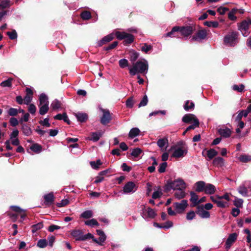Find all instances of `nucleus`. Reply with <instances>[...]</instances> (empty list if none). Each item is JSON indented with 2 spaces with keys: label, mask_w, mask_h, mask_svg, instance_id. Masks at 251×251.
Segmentation results:
<instances>
[{
  "label": "nucleus",
  "mask_w": 251,
  "mask_h": 251,
  "mask_svg": "<svg viewBox=\"0 0 251 251\" xmlns=\"http://www.w3.org/2000/svg\"><path fill=\"white\" fill-rule=\"evenodd\" d=\"M149 68L148 61L146 60L138 61L133 63V67L129 69V73L131 75H135L137 74L145 75L147 73Z\"/></svg>",
  "instance_id": "obj_1"
},
{
  "label": "nucleus",
  "mask_w": 251,
  "mask_h": 251,
  "mask_svg": "<svg viewBox=\"0 0 251 251\" xmlns=\"http://www.w3.org/2000/svg\"><path fill=\"white\" fill-rule=\"evenodd\" d=\"M185 188L186 184L181 179H177L174 181L168 179L164 187V191L165 193H168L171 189L181 190L185 189Z\"/></svg>",
  "instance_id": "obj_2"
},
{
  "label": "nucleus",
  "mask_w": 251,
  "mask_h": 251,
  "mask_svg": "<svg viewBox=\"0 0 251 251\" xmlns=\"http://www.w3.org/2000/svg\"><path fill=\"white\" fill-rule=\"evenodd\" d=\"M239 33L236 31H232L226 35L224 39L225 45L229 47H234L238 42Z\"/></svg>",
  "instance_id": "obj_3"
},
{
  "label": "nucleus",
  "mask_w": 251,
  "mask_h": 251,
  "mask_svg": "<svg viewBox=\"0 0 251 251\" xmlns=\"http://www.w3.org/2000/svg\"><path fill=\"white\" fill-rule=\"evenodd\" d=\"M196 25H191L187 26H179V33L184 37H188L191 35L196 30Z\"/></svg>",
  "instance_id": "obj_4"
},
{
  "label": "nucleus",
  "mask_w": 251,
  "mask_h": 251,
  "mask_svg": "<svg viewBox=\"0 0 251 251\" xmlns=\"http://www.w3.org/2000/svg\"><path fill=\"white\" fill-rule=\"evenodd\" d=\"M101 111L103 113L102 116L100 118V122L104 126L109 124L112 120V117L110 111L108 109H102Z\"/></svg>",
  "instance_id": "obj_5"
},
{
  "label": "nucleus",
  "mask_w": 251,
  "mask_h": 251,
  "mask_svg": "<svg viewBox=\"0 0 251 251\" xmlns=\"http://www.w3.org/2000/svg\"><path fill=\"white\" fill-rule=\"evenodd\" d=\"M207 35V31L205 29L199 30L197 33L192 36L191 41H201L205 39Z\"/></svg>",
  "instance_id": "obj_6"
},
{
  "label": "nucleus",
  "mask_w": 251,
  "mask_h": 251,
  "mask_svg": "<svg viewBox=\"0 0 251 251\" xmlns=\"http://www.w3.org/2000/svg\"><path fill=\"white\" fill-rule=\"evenodd\" d=\"M238 234L236 233L230 234L225 243V248L227 251L237 240Z\"/></svg>",
  "instance_id": "obj_7"
},
{
  "label": "nucleus",
  "mask_w": 251,
  "mask_h": 251,
  "mask_svg": "<svg viewBox=\"0 0 251 251\" xmlns=\"http://www.w3.org/2000/svg\"><path fill=\"white\" fill-rule=\"evenodd\" d=\"M196 213L200 216L201 218H209L210 216L209 212L204 209V207L202 205H198L197 206Z\"/></svg>",
  "instance_id": "obj_8"
},
{
  "label": "nucleus",
  "mask_w": 251,
  "mask_h": 251,
  "mask_svg": "<svg viewBox=\"0 0 251 251\" xmlns=\"http://www.w3.org/2000/svg\"><path fill=\"white\" fill-rule=\"evenodd\" d=\"M137 189L135 183L133 181H129L127 182L123 187V191L125 193H130L132 192L135 191Z\"/></svg>",
  "instance_id": "obj_9"
},
{
  "label": "nucleus",
  "mask_w": 251,
  "mask_h": 251,
  "mask_svg": "<svg viewBox=\"0 0 251 251\" xmlns=\"http://www.w3.org/2000/svg\"><path fill=\"white\" fill-rule=\"evenodd\" d=\"M174 206L176 210L178 213L182 212L188 206L187 201L183 200L181 201L180 203L175 202L174 203Z\"/></svg>",
  "instance_id": "obj_10"
},
{
  "label": "nucleus",
  "mask_w": 251,
  "mask_h": 251,
  "mask_svg": "<svg viewBox=\"0 0 251 251\" xmlns=\"http://www.w3.org/2000/svg\"><path fill=\"white\" fill-rule=\"evenodd\" d=\"M142 215V217L144 218H154L156 215L155 211L151 208L148 207L147 209H146L144 207L142 210V213H141Z\"/></svg>",
  "instance_id": "obj_11"
},
{
  "label": "nucleus",
  "mask_w": 251,
  "mask_h": 251,
  "mask_svg": "<svg viewBox=\"0 0 251 251\" xmlns=\"http://www.w3.org/2000/svg\"><path fill=\"white\" fill-rule=\"evenodd\" d=\"M44 199L45 200L44 203L46 205L50 206L53 203L55 197L52 192H50L49 194L45 195L44 196Z\"/></svg>",
  "instance_id": "obj_12"
},
{
  "label": "nucleus",
  "mask_w": 251,
  "mask_h": 251,
  "mask_svg": "<svg viewBox=\"0 0 251 251\" xmlns=\"http://www.w3.org/2000/svg\"><path fill=\"white\" fill-rule=\"evenodd\" d=\"M114 38V34L113 33L109 34L104 37H103L98 43V45L99 47H101L110 41Z\"/></svg>",
  "instance_id": "obj_13"
},
{
  "label": "nucleus",
  "mask_w": 251,
  "mask_h": 251,
  "mask_svg": "<svg viewBox=\"0 0 251 251\" xmlns=\"http://www.w3.org/2000/svg\"><path fill=\"white\" fill-rule=\"evenodd\" d=\"M218 133L224 138L229 137L231 134V130L227 127L220 128L218 129Z\"/></svg>",
  "instance_id": "obj_14"
},
{
  "label": "nucleus",
  "mask_w": 251,
  "mask_h": 251,
  "mask_svg": "<svg viewBox=\"0 0 251 251\" xmlns=\"http://www.w3.org/2000/svg\"><path fill=\"white\" fill-rule=\"evenodd\" d=\"M196 119H198V118L195 115L192 114H186L183 117L182 121L184 123L190 124L192 122L194 123Z\"/></svg>",
  "instance_id": "obj_15"
},
{
  "label": "nucleus",
  "mask_w": 251,
  "mask_h": 251,
  "mask_svg": "<svg viewBox=\"0 0 251 251\" xmlns=\"http://www.w3.org/2000/svg\"><path fill=\"white\" fill-rule=\"evenodd\" d=\"M89 239H92L93 240V241L95 243H97V244H99V245H100V246L102 245V244H101L100 242H99L98 240L96 239L94 237V235L90 233H87V234H86L85 235H83V233L81 234V236L80 237L79 241H85V240H88Z\"/></svg>",
  "instance_id": "obj_16"
},
{
  "label": "nucleus",
  "mask_w": 251,
  "mask_h": 251,
  "mask_svg": "<svg viewBox=\"0 0 251 251\" xmlns=\"http://www.w3.org/2000/svg\"><path fill=\"white\" fill-rule=\"evenodd\" d=\"M216 188L215 186L211 183H206L204 192L207 195H212L215 193Z\"/></svg>",
  "instance_id": "obj_17"
},
{
  "label": "nucleus",
  "mask_w": 251,
  "mask_h": 251,
  "mask_svg": "<svg viewBox=\"0 0 251 251\" xmlns=\"http://www.w3.org/2000/svg\"><path fill=\"white\" fill-rule=\"evenodd\" d=\"M187 152L186 150H183L181 148H178L175 150L172 156L176 158L182 157L184 156Z\"/></svg>",
  "instance_id": "obj_18"
},
{
  "label": "nucleus",
  "mask_w": 251,
  "mask_h": 251,
  "mask_svg": "<svg viewBox=\"0 0 251 251\" xmlns=\"http://www.w3.org/2000/svg\"><path fill=\"white\" fill-rule=\"evenodd\" d=\"M75 115L77 121L80 123H85L88 119V115L85 113L77 112Z\"/></svg>",
  "instance_id": "obj_19"
},
{
  "label": "nucleus",
  "mask_w": 251,
  "mask_h": 251,
  "mask_svg": "<svg viewBox=\"0 0 251 251\" xmlns=\"http://www.w3.org/2000/svg\"><path fill=\"white\" fill-rule=\"evenodd\" d=\"M179 26H174L171 31L168 32L165 36L170 37H176L178 36Z\"/></svg>",
  "instance_id": "obj_20"
},
{
  "label": "nucleus",
  "mask_w": 251,
  "mask_h": 251,
  "mask_svg": "<svg viewBox=\"0 0 251 251\" xmlns=\"http://www.w3.org/2000/svg\"><path fill=\"white\" fill-rule=\"evenodd\" d=\"M102 134L100 132H91L90 136L87 137V139L93 141V142L98 141L101 137Z\"/></svg>",
  "instance_id": "obj_21"
},
{
  "label": "nucleus",
  "mask_w": 251,
  "mask_h": 251,
  "mask_svg": "<svg viewBox=\"0 0 251 251\" xmlns=\"http://www.w3.org/2000/svg\"><path fill=\"white\" fill-rule=\"evenodd\" d=\"M225 160L224 158L221 157H215L212 162V164L214 166L217 167H222L224 166Z\"/></svg>",
  "instance_id": "obj_22"
},
{
  "label": "nucleus",
  "mask_w": 251,
  "mask_h": 251,
  "mask_svg": "<svg viewBox=\"0 0 251 251\" xmlns=\"http://www.w3.org/2000/svg\"><path fill=\"white\" fill-rule=\"evenodd\" d=\"M206 183L203 181H197L195 185L196 186L195 191L197 192H204Z\"/></svg>",
  "instance_id": "obj_23"
},
{
  "label": "nucleus",
  "mask_w": 251,
  "mask_h": 251,
  "mask_svg": "<svg viewBox=\"0 0 251 251\" xmlns=\"http://www.w3.org/2000/svg\"><path fill=\"white\" fill-rule=\"evenodd\" d=\"M126 36V37L124 39L123 42L124 45L128 46L134 42L135 38L132 34L127 33Z\"/></svg>",
  "instance_id": "obj_24"
},
{
  "label": "nucleus",
  "mask_w": 251,
  "mask_h": 251,
  "mask_svg": "<svg viewBox=\"0 0 251 251\" xmlns=\"http://www.w3.org/2000/svg\"><path fill=\"white\" fill-rule=\"evenodd\" d=\"M22 130L24 135L30 136L32 134V130L26 124H22Z\"/></svg>",
  "instance_id": "obj_25"
},
{
  "label": "nucleus",
  "mask_w": 251,
  "mask_h": 251,
  "mask_svg": "<svg viewBox=\"0 0 251 251\" xmlns=\"http://www.w3.org/2000/svg\"><path fill=\"white\" fill-rule=\"evenodd\" d=\"M49 101L48 100V96L44 93H42L39 97V105L40 106L44 104L49 105Z\"/></svg>",
  "instance_id": "obj_26"
},
{
  "label": "nucleus",
  "mask_w": 251,
  "mask_h": 251,
  "mask_svg": "<svg viewBox=\"0 0 251 251\" xmlns=\"http://www.w3.org/2000/svg\"><path fill=\"white\" fill-rule=\"evenodd\" d=\"M191 198L190 199V201L192 202V206H197L198 204H196L197 202H198V196L195 192L191 191L190 192Z\"/></svg>",
  "instance_id": "obj_27"
},
{
  "label": "nucleus",
  "mask_w": 251,
  "mask_h": 251,
  "mask_svg": "<svg viewBox=\"0 0 251 251\" xmlns=\"http://www.w3.org/2000/svg\"><path fill=\"white\" fill-rule=\"evenodd\" d=\"M82 233L83 232L82 230L79 229H75L71 231V235L75 239L76 241H79Z\"/></svg>",
  "instance_id": "obj_28"
},
{
  "label": "nucleus",
  "mask_w": 251,
  "mask_h": 251,
  "mask_svg": "<svg viewBox=\"0 0 251 251\" xmlns=\"http://www.w3.org/2000/svg\"><path fill=\"white\" fill-rule=\"evenodd\" d=\"M218 154V152L213 149H210L206 151V156L208 158L207 160L213 159Z\"/></svg>",
  "instance_id": "obj_29"
},
{
  "label": "nucleus",
  "mask_w": 251,
  "mask_h": 251,
  "mask_svg": "<svg viewBox=\"0 0 251 251\" xmlns=\"http://www.w3.org/2000/svg\"><path fill=\"white\" fill-rule=\"evenodd\" d=\"M130 56V60L134 63V62L137 59L139 56V53L135 51L134 50H130L129 52Z\"/></svg>",
  "instance_id": "obj_30"
},
{
  "label": "nucleus",
  "mask_w": 251,
  "mask_h": 251,
  "mask_svg": "<svg viewBox=\"0 0 251 251\" xmlns=\"http://www.w3.org/2000/svg\"><path fill=\"white\" fill-rule=\"evenodd\" d=\"M30 149L35 153H38L42 151V147L38 143H34L30 146Z\"/></svg>",
  "instance_id": "obj_31"
},
{
  "label": "nucleus",
  "mask_w": 251,
  "mask_h": 251,
  "mask_svg": "<svg viewBox=\"0 0 251 251\" xmlns=\"http://www.w3.org/2000/svg\"><path fill=\"white\" fill-rule=\"evenodd\" d=\"M183 107L185 111H189L194 109L195 104L193 102H190L189 100H187L185 102Z\"/></svg>",
  "instance_id": "obj_32"
},
{
  "label": "nucleus",
  "mask_w": 251,
  "mask_h": 251,
  "mask_svg": "<svg viewBox=\"0 0 251 251\" xmlns=\"http://www.w3.org/2000/svg\"><path fill=\"white\" fill-rule=\"evenodd\" d=\"M96 232L97 234L100 236V238L98 241H99V242L102 244L101 243H103L106 240V236L105 233L102 230L100 229H97L96 230Z\"/></svg>",
  "instance_id": "obj_33"
},
{
  "label": "nucleus",
  "mask_w": 251,
  "mask_h": 251,
  "mask_svg": "<svg viewBox=\"0 0 251 251\" xmlns=\"http://www.w3.org/2000/svg\"><path fill=\"white\" fill-rule=\"evenodd\" d=\"M140 131L139 128L137 127H134L130 129L128 136L131 138H133L139 135Z\"/></svg>",
  "instance_id": "obj_34"
},
{
  "label": "nucleus",
  "mask_w": 251,
  "mask_h": 251,
  "mask_svg": "<svg viewBox=\"0 0 251 251\" xmlns=\"http://www.w3.org/2000/svg\"><path fill=\"white\" fill-rule=\"evenodd\" d=\"M238 192L244 197L248 196V190L245 185H241L238 188Z\"/></svg>",
  "instance_id": "obj_35"
},
{
  "label": "nucleus",
  "mask_w": 251,
  "mask_h": 251,
  "mask_svg": "<svg viewBox=\"0 0 251 251\" xmlns=\"http://www.w3.org/2000/svg\"><path fill=\"white\" fill-rule=\"evenodd\" d=\"M39 113L41 115H44L46 114L49 109V105L47 104L41 105L40 106L39 105Z\"/></svg>",
  "instance_id": "obj_36"
},
{
  "label": "nucleus",
  "mask_w": 251,
  "mask_h": 251,
  "mask_svg": "<svg viewBox=\"0 0 251 251\" xmlns=\"http://www.w3.org/2000/svg\"><path fill=\"white\" fill-rule=\"evenodd\" d=\"M168 143V138L166 137L159 139L157 141V145L160 148H163L165 146V145L166 144H167Z\"/></svg>",
  "instance_id": "obj_37"
},
{
  "label": "nucleus",
  "mask_w": 251,
  "mask_h": 251,
  "mask_svg": "<svg viewBox=\"0 0 251 251\" xmlns=\"http://www.w3.org/2000/svg\"><path fill=\"white\" fill-rule=\"evenodd\" d=\"M102 163L100 159H98L96 162L91 161L90 164L91 167L95 170H98L100 168V166L102 165Z\"/></svg>",
  "instance_id": "obj_38"
},
{
  "label": "nucleus",
  "mask_w": 251,
  "mask_h": 251,
  "mask_svg": "<svg viewBox=\"0 0 251 251\" xmlns=\"http://www.w3.org/2000/svg\"><path fill=\"white\" fill-rule=\"evenodd\" d=\"M249 24L246 20L242 21L238 25V29L242 31V30H247L249 29Z\"/></svg>",
  "instance_id": "obj_39"
},
{
  "label": "nucleus",
  "mask_w": 251,
  "mask_h": 251,
  "mask_svg": "<svg viewBox=\"0 0 251 251\" xmlns=\"http://www.w3.org/2000/svg\"><path fill=\"white\" fill-rule=\"evenodd\" d=\"M85 224L87 226L94 227V226H99V224L95 219H92L87 220L85 222Z\"/></svg>",
  "instance_id": "obj_40"
},
{
  "label": "nucleus",
  "mask_w": 251,
  "mask_h": 251,
  "mask_svg": "<svg viewBox=\"0 0 251 251\" xmlns=\"http://www.w3.org/2000/svg\"><path fill=\"white\" fill-rule=\"evenodd\" d=\"M81 18L84 20H88L92 17L91 13L88 11H84L80 14Z\"/></svg>",
  "instance_id": "obj_41"
},
{
  "label": "nucleus",
  "mask_w": 251,
  "mask_h": 251,
  "mask_svg": "<svg viewBox=\"0 0 251 251\" xmlns=\"http://www.w3.org/2000/svg\"><path fill=\"white\" fill-rule=\"evenodd\" d=\"M43 227V222H40L37 224L33 225L31 226V231L32 233H35L38 230L41 229Z\"/></svg>",
  "instance_id": "obj_42"
},
{
  "label": "nucleus",
  "mask_w": 251,
  "mask_h": 251,
  "mask_svg": "<svg viewBox=\"0 0 251 251\" xmlns=\"http://www.w3.org/2000/svg\"><path fill=\"white\" fill-rule=\"evenodd\" d=\"M118 44V41H114L111 44H109L108 46L104 47L103 50H104L109 51L115 49L117 46Z\"/></svg>",
  "instance_id": "obj_43"
},
{
  "label": "nucleus",
  "mask_w": 251,
  "mask_h": 251,
  "mask_svg": "<svg viewBox=\"0 0 251 251\" xmlns=\"http://www.w3.org/2000/svg\"><path fill=\"white\" fill-rule=\"evenodd\" d=\"M50 106H51L52 109L53 110H56L61 107V103L60 101L55 99L52 102Z\"/></svg>",
  "instance_id": "obj_44"
},
{
  "label": "nucleus",
  "mask_w": 251,
  "mask_h": 251,
  "mask_svg": "<svg viewBox=\"0 0 251 251\" xmlns=\"http://www.w3.org/2000/svg\"><path fill=\"white\" fill-rule=\"evenodd\" d=\"M152 50V46L151 45H149L147 43H145L141 47V50L145 53H148L149 51Z\"/></svg>",
  "instance_id": "obj_45"
},
{
  "label": "nucleus",
  "mask_w": 251,
  "mask_h": 251,
  "mask_svg": "<svg viewBox=\"0 0 251 251\" xmlns=\"http://www.w3.org/2000/svg\"><path fill=\"white\" fill-rule=\"evenodd\" d=\"M186 193L183 190H178L175 192V197L178 199H181L185 197Z\"/></svg>",
  "instance_id": "obj_46"
},
{
  "label": "nucleus",
  "mask_w": 251,
  "mask_h": 251,
  "mask_svg": "<svg viewBox=\"0 0 251 251\" xmlns=\"http://www.w3.org/2000/svg\"><path fill=\"white\" fill-rule=\"evenodd\" d=\"M239 160L242 162L247 163L251 160V156L243 154L239 157Z\"/></svg>",
  "instance_id": "obj_47"
},
{
  "label": "nucleus",
  "mask_w": 251,
  "mask_h": 251,
  "mask_svg": "<svg viewBox=\"0 0 251 251\" xmlns=\"http://www.w3.org/2000/svg\"><path fill=\"white\" fill-rule=\"evenodd\" d=\"M48 245V242L46 239H40L37 244V247L40 248H45Z\"/></svg>",
  "instance_id": "obj_48"
},
{
  "label": "nucleus",
  "mask_w": 251,
  "mask_h": 251,
  "mask_svg": "<svg viewBox=\"0 0 251 251\" xmlns=\"http://www.w3.org/2000/svg\"><path fill=\"white\" fill-rule=\"evenodd\" d=\"M204 25L208 27L216 28L218 26L219 24L217 21H205L203 23Z\"/></svg>",
  "instance_id": "obj_49"
},
{
  "label": "nucleus",
  "mask_w": 251,
  "mask_h": 251,
  "mask_svg": "<svg viewBox=\"0 0 251 251\" xmlns=\"http://www.w3.org/2000/svg\"><path fill=\"white\" fill-rule=\"evenodd\" d=\"M80 217L85 219H89L93 217V212L91 210H86L81 213Z\"/></svg>",
  "instance_id": "obj_50"
},
{
  "label": "nucleus",
  "mask_w": 251,
  "mask_h": 251,
  "mask_svg": "<svg viewBox=\"0 0 251 251\" xmlns=\"http://www.w3.org/2000/svg\"><path fill=\"white\" fill-rule=\"evenodd\" d=\"M13 80V78H9L6 80H4L2 81L0 83V86L3 87H11L12 86V80Z\"/></svg>",
  "instance_id": "obj_51"
},
{
  "label": "nucleus",
  "mask_w": 251,
  "mask_h": 251,
  "mask_svg": "<svg viewBox=\"0 0 251 251\" xmlns=\"http://www.w3.org/2000/svg\"><path fill=\"white\" fill-rule=\"evenodd\" d=\"M127 33L125 32L117 31L115 33V36L116 38L119 40H124V39L126 37V35Z\"/></svg>",
  "instance_id": "obj_52"
},
{
  "label": "nucleus",
  "mask_w": 251,
  "mask_h": 251,
  "mask_svg": "<svg viewBox=\"0 0 251 251\" xmlns=\"http://www.w3.org/2000/svg\"><path fill=\"white\" fill-rule=\"evenodd\" d=\"M119 66L121 68H125L129 65L128 61L126 59H122L119 61Z\"/></svg>",
  "instance_id": "obj_53"
},
{
  "label": "nucleus",
  "mask_w": 251,
  "mask_h": 251,
  "mask_svg": "<svg viewBox=\"0 0 251 251\" xmlns=\"http://www.w3.org/2000/svg\"><path fill=\"white\" fill-rule=\"evenodd\" d=\"M142 152V150L141 149L136 148L133 150L131 155L135 157H138Z\"/></svg>",
  "instance_id": "obj_54"
},
{
  "label": "nucleus",
  "mask_w": 251,
  "mask_h": 251,
  "mask_svg": "<svg viewBox=\"0 0 251 251\" xmlns=\"http://www.w3.org/2000/svg\"><path fill=\"white\" fill-rule=\"evenodd\" d=\"M10 0H3L1 1L0 3V8H1L2 9L8 8L10 5Z\"/></svg>",
  "instance_id": "obj_55"
},
{
  "label": "nucleus",
  "mask_w": 251,
  "mask_h": 251,
  "mask_svg": "<svg viewBox=\"0 0 251 251\" xmlns=\"http://www.w3.org/2000/svg\"><path fill=\"white\" fill-rule=\"evenodd\" d=\"M6 34L11 40H15L17 38V33L14 29L12 30L11 32H7Z\"/></svg>",
  "instance_id": "obj_56"
},
{
  "label": "nucleus",
  "mask_w": 251,
  "mask_h": 251,
  "mask_svg": "<svg viewBox=\"0 0 251 251\" xmlns=\"http://www.w3.org/2000/svg\"><path fill=\"white\" fill-rule=\"evenodd\" d=\"M200 126V122L198 119H196L195 123L186 128V131H189L192 129H194L196 127H199Z\"/></svg>",
  "instance_id": "obj_57"
},
{
  "label": "nucleus",
  "mask_w": 251,
  "mask_h": 251,
  "mask_svg": "<svg viewBox=\"0 0 251 251\" xmlns=\"http://www.w3.org/2000/svg\"><path fill=\"white\" fill-rule=\"evenodd\" d=\"M148 102V97L146 95H144L142 100L140 101V102L138 104V107H141L142 106H145L147 105Z\"/></svg>",
  "instance_id": "obj_58"
},
{
  "label": "nucleus",
  "mask_w": 251,
  "mask_h": 251,
  "mask_svg": "<svg viewBox=\"0 0 251 251\" xmlns=\"http://www.w3.org/2000/svg\"><path fill=\"white\" fill-rule=\"evenodd\" d=\"M245 88V86L243 84H241L240 86H238L236 84L232 86V89L234 91H236L238 92H242L244 91Z\"/></svg>",
  "instance_id": "obj_59"
},
{
  "label": "nucleus",
  "mask_w": 251,
  "mask_h": 251,
  "mask_svg": "<svg viewBox=\"0 0 251 251\" xmlns=\"http://www.w3.org/2000/svg\"><path fill=\"white\" fill-rule=\"evenodd\" d=\"M134 101H133V97H130L129 98L127 99V100L126 101V106L127 107L131 108L133 107L134 105Z\"/></svg>",
  "instance_id": "obj_60"
},
{
  "label": "nucleus",
  "mask_w": 251,
  "mask_h": 251,
  "mask_svg": "<svg viewBox=\"0 0 251 251\" xmlns=\"http://www.w3.org/2000/svg\"><path fill=\"white\" fill-rule=\"evenodd\" d=\"M167 166V163L166 162L161 163L159 166L158 171L159 173H163L165 172L166 168Z\"/></svg>",
  "instance_id": "obj_61"
},
{
  "label": "nucleus",
  "mask_w": 251,
  "mask_h": 251,
  "mask_svg": "<svg viewBox=\"0 0 251 251\" xmlns=\"http://www.w3.org/2000/svg\"><path fill=\"white\" fill-rule=\"evenodd\" d=\"M18 113V109L11 107L8 110V114L11 116H16Z\"/></svg>",
  "instance_id": "obj_62"
},
{
  "label": "nucleus",
  "mask_w": 251,
  "mask_h": 251,
  "mask_svg": "<svg viewBox=\"0 0 251 251\" xmlns=\"http://www.w3.org/2000/svg\"><path fill=\"white\" fill-rule=\"evenodd\" d=\"M49 119L48 118H46L45 119H44V120H40L39 122V123L44 126H46V127H50V124L49 123Z\"/></svg>",
  "instance_id": "obj_63"
},
{
  "label": "nucleus",
  "mask_w": 251,
  "mask_h": 251,
  "mask_svg": "<svg viewBox=\"0 0 251 251\" xmlns=\"http://www.w3.org/2000/svg\"><path fill=\"white\" fill-rule=\"evenodd\" d=\"M10 208L12 211L18 213H22L23 212H25V210L24 209H22L19 206L16 205H12L10 207Z\"/></svg>",
  "instance_id": "obj_64"
}]
</instances>
